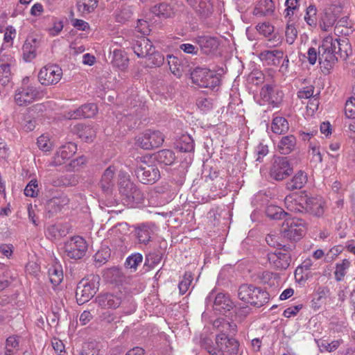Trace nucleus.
Listing matches in <instances>:
<instances>
[{
	"label": "nucleus",
	"mask_w": 355,
	"mask_h": 355,
	"mask_svg": "<svg viewBox=\"0 0 355 355\" xmlns=\"http://www.w3.org/2000/svg\"><path fill=\"white\" fill-rule=\"evenodd\" d=\"M352 53L351 44L347 39H334L326 37L318 47V61L320 67L329 71L338 58L346 60Z\"/></svg>",
	"instance_id": "obj_1"
},
{
	"label": "nucleus",
	"mask_w": 355,
	"mask_h": 355,
	"mask_svg": "<svg viewBox=\"0 0 355 355\" xmlns=\"http://www.w3.org/2000/svg\"><path fill=\"white\" fill-rule=\"evenodd\" d=\"M287 209L296 214L320 217L324 214V201L321 196L309 195L306 191L300 194L286 196Z\"/></svg>",
	"instance_id": "obj_2"
},
{
	"label": "nucleus",
	"mask_w": 355,
	"mask_h": 355,
	"mask_svg": "<svg viewBox=\"0 0 355 355\" xmlns=\"http://www.w3.org/2000/svg\"><path fill=\"white\" fill-rule=\"evenodd\" d=\"M239 298L251 306L260 308L267 304L270 294L263 288L253 284H241L238 290Z\"/></svg>",
	"instance_id": "obj_3"
},
{
	"label": "nucleus",
	"mask_w": 355,
	"mask_h": 355,
	"mask_svg": "<svg viewBox=\"0 0 355 355\" xmlns=\"http://www.w3.org/2000/svg\"><path fill=\"white\" fill-rule=\"evenodd\" d=\"M205 348L210 355H225V352L236 355L239 343L235 338H230L225 333L220 332L216 336V345L205 343Z\"/></svg>",
	"instance_id": "obj_4"
},
{
	"label": "nucleus",
	"mask_w": 355,
	"mask_h": 355,
	"mask_svg": "<svg viewBox=\"0 0 355 355\" xmlns=\"http://www.w3.org/2000/svg\"><path fill=\"white\" fill-rule=\"evenodd\" d=\"M119 190L123 203L128 207H133L144 200L143 193L129 178L120 180Z\"/></svg>",
	"instance_id": "obj_5"
},
{
	"label": "nucleus",
	"mask_w": 355,
	"mask_h": 355,
	"mask_svg": "<svg viewBox=\"0 0 355 355\" xmlns=\"http://www.w3.org/2000/svg\"><path fill=\"white\" fill-rule=\"evenodd\" d=\"M190 76L192 83L199 87L213 89L220 83V74L206 67H196Z\"/></svg>",
	"instance_id": "obj_6"
},
{
	"label": "nucleus",
	"mask_w": 355,
	"mask_h": 355,
	"mask_svg": "<svg viewBox=\"0 0 355 355\" xmlns=\"http://www.w3.org/2000/svg\"><path fill=\"white\" fill-rule=\"evenodd\" d=\"M150 24H137L135 28V34L140 33L141 37L136 40L132 46V49L138 58H146L153 50V45L150 40L144 36L150 35L151 32Z\"/></svg>",
	"instance_id": "obj_7"
},
{
	"label": "nucleus",
	"mask_w": 355,
	"mask_h": 355,
	"mask_svg": "<svg viewBox=\"0 0 355 355\" xmlns=\"http://www.w3.org/2000/svg\"><path fill=\"white\" fill-rule=\"evenodd\" d=\"M205 303L207 309L211 308L216 313L223 315L230 311L235 306L228 294L224 293H216L214 290L207 296Z\"/></svg>",
	"instance_id": "obj_8"
},
{
	"label": "nucleus",
	"mask_w": 355,
	"mask_h": 355,
	"mask_svg": "<svg viewBox=\"0 0 355 355\" xmlns=\"http://www.w3.org/2000/svg\"><path fill=\"white\" fill-rule=\"evenodd\" d=\"M98 276H92L91 279H83L77 285L76 298L78 304L89 301L98 291Z\"/></svg>",
	"instance_id": "obj_9"
},
{
	"label": "nucleus",
	"mask_w": 355,
	"mask_h": 355,
	"mask_svg": "<svg viewBox=\"0 0 355 355\" xmlns=\"http://www.w3.org/2000/svg\"><path fill=\"white\" fill-rule=\"evenodd\" d=\"M305 223L302 218H286L282 225V232L284 237L297 242L300 240L305 234Z\"/></svg>",
	"instance_id": "obj_10"
},
{
	"label": "nucleus",
	"mask_w": 355,
	"mask_h": 355,
	"mask_svg": "<svg viewBox=\"0 0 355 355\" xmlns=\"http://www.w3.org/2000/svg\"><path fill=\"white\" fill-rule=\"evenodd\" d=\"M87 247L86 241L82 236H75L64 242L63 250L67 258L78 260L85 256Z\"/></svg>",
	"instance_id": "obj_11"
},
{
	"label": "nucleus",
	"mask_w": 355,
	"mask_h": 355,
	"mask_svg": "<svg viewBox=\"0 0 355 355\" xmlns=\"http://www.w3.org/2000/svg\"><path fill=\"white\" fill-rule=\"evenodd\" d=\"M136 144L144 150L158 148L164 141V135L159 130H146L135 138Z\"/></svg>",
	"instance_id": "obj_12"
},
{
	"label": "nucleus",
	"mask_w": 355,
	"mask_h": 355,
	"mask_svg": "<svg viewBox=\"0 0 355 355\" xmlns=\"http://www.w3.org/2000/svg\"><path fill=\"white\" fill-rule=\"evenodd\" d=\"M125 295L121 291L101 293L95 297V302L102 309H116L123 307Z\"/></svg>",
	"instance_id": "obj_13"
},
{
	"label": "nucleus",
	"mask_w": 355,
	"mask_h": 355,
	"mask_svg": "<svg viewBox=\"0 0 355 355\" xmlns=\"http://www.w3.org/2000/svg\"><path fill=\"white\" fill-rule=\"evenodd\" d=\"M293 167L287 157H273L270 168V176L275 180L282 181L293 173Z\"/></svg>",
	"instance_id": "obj_14"
},
{
	"label": "nucleus",
	"mask_w": 355,
	"mask_h": 355,
	"mask_svg": "<svg viewBox=\"0 0 355 355\" xmlns=\"http://www.w3.org/2000/svg\"><path fill=\"white\" fill-rule=\"evenodd\" d=\"M138 180L144 184H153L160 178V172L155 165L148 164L146 162H141L135 169Z\"/></svg>",
	"instance_id": "obj_15"
},
{
	"label": "nucleus",
	"mask_w": 355,
	"mask_h": 355,
	"mask_svg": "<svg viewBox=\"0 0 355 355\" xmlns=\"http://www.w3.org/2000/svg\"><path fill=\"white\" fill-rule=\"evenodd\" d=\"M202 54L214 57L220 54V46L221 40L215 36L198 35L195 38Z\"/></svg>",
	"instance_id": "obj_16"
},
{
	"label": "nucleus",
	"mask_w": 355,
	"mask_h": 355,
	"mask_svg": "<svg viewBox=\"0 0 355 355\" xmlns=\"http://www.w3.org/2000/svg\"><path fill=\"white\" fill-rule=\"evenodd\" d=\"M62 76V70L58 65H46L40 69L38 80L42 85L49 86L57 84Z\"/></svg>",
	"instance_id": "obj_17"
},
{
	"label": "nucleus",
	"mask_w": 355,
	"mask_h": 355,
	"mask_svg": "<svg viewBox=\"0 0 355 355\" xmlns=\"http://www.w3.org/2000/svg\"><path fill=\"white\" fill-rule=\"evenodd\" d=\"M40 95L39 91L33 86L18 88L15 94V101L19 106H26L35 101Z\"/></svg>",
	"instance_id": "obj_18"
},
{
	"label": "nucleus",
	"mask_w": 355,
	"mask_h": 355,
	"mask_svg": "<svg viewBox=\"0 0 355 355\" xmlns=\"http://www.w3.org/2000/svg\"><path fill=\"white\" fill-rule=\"evenodd\" d=\"M267 259L270 264L277 270L287 269L291 262V254L281 251L268 253Z\"/></svg>",
	"instance_id": "obj_19"
},
{
	"label": "nucleus",
	"mask_w": 355,
	"mask_h": 355,
	"mask_svg": "<svg viewBox=\"0 0 355 355\" xmlns=\"http://www.w3.org/2000/svg\"><path fill=\"white\" fill-rule=\"evenodd\" d=\"M116 168L114 166H110L103 172L98 186L105 195H111L114 187V177Z\"/></svg>",
	"instance_id": "obj_20"
},
{
	"label": "nucleus",
	"mask_w": 355,
	"mask_h": 355,
	"mask_svg": "<svg viewBox=\"0 0 355 355\" xmlns=\"http://www.w3.org/2000/svg\"><path fill=\"white\" fill-rule=\"evenodd\" d=\"M260 95L263 101L277 105L282 101L283 94L275 86L266 84L262 87Z\"/></svg>",
	"instance_id": "obj_21"
},
{
	"label": "nucleus",
	"mask_w": 355,
	"mask_h": 355,
	"mask_svg": "<svg viewBox=\"0 0 355 355\" xmlns=\"http://www.w3.org/2000/svg\"><path fill=\"white\" fill-rule=\"evenodd\" d=\"M259 58L267 66H279L284 58V52L277 49L263 51Z\"/></svg>",
	"instance_id": "obj_22"
},
{
	"label": "nucleus",
	"mask_w": 355,
	"mask_h": 355,
	"mask_svg": "<svg viewBox=\"0 0 355 355\" xmlns=\"http://www.w3.org/2000/svg\"><path fill=\"white\" fill-rule=\"evenodd\" d=\"M175 148L177 150L181 153H189V162L192 158L191 154L194 152V141L189 135H182L174 143Z\"/></svg>",
	"instance_id": "obj_23"
},
{
	"label": "nucleus",
	"mask_w": 355,
	"mask_h": 355,
	"mask_svg": "<svg viewBox=\"0 0 355 355\" xmlns=\"http://www.w3.org/2000/svg\"><path fill=\"white\" fill-rule=\"evenodd\" d=\"M39 44L40 41L37 38H30L25 41L22 46V55L26 62H31L36 58Z\"/></svg>",
	"instance_id": "obj_24"
},
{
	"label": "nucleus",
	"mask_w": 355,
	"mask_h": 355,
	"mask_svg": "<svg viewBox=\"0 0 355 355\" xmlns=\"http://www.w3.org/2000/svg\"><path fill=\"white\" fill-rule=\"evenodd\" d=\"M77 150L76 144L72 142L62 146L57 152L54 163L55 165L62 164L65 159H70Z\"/></svg>",
	"instance_id": "obj_25"
},
{
	"label": "nucleus",
	"mask_w": 355,
	"mask_h": 355,
	"mask_svg": "<svg viewBox=\"0 0 355 355\" xmlns=\"http://www.w3.org/2000/svg\"><path fill=\"white\" fill-rule=\"evenodd\" d=\"M134 236L140 244L147 245L153 234L152 228L146 224H141L135 227Z\"/></svg>",
	"instance_id": "obj_26"
},
{
	"label": "nucleus",
	"mask_w": 355,
	"mask_h": 355,
	"mask_svg": "<svg viewBox=\"0 0 355 355\" xmlns=\"http://www.w3.org/2000/svg\"><path fill=\"white\" fill-rule=\"evenodd\" d=\"M111 53V63L112 66L121 71L125 70L129 63V59L126 56L125 52L121 49H114Z\"/></svg>",
	"instance_id": "obj_27"
},
{
	"label": "nucleus",
	"mask_w": 355,
	"mask_h": 355,
	"mask_svg": "<svg viewBox=\"0 0 355 355\" xmlns=\"http://www.w3.org/2000/svg\"><path fill=\"white\" fill-rule=\"evenodd\" d=\"M307 182V175L303 171H298L293 178L286 182V189L289 191L301 189Z\"/></svg>",
	"instance_id": "obj_28"
},
{
	"label": "nucleus",
	"mask_w": 355,
	"mask_h": 355,
	"mask_svg": "<svg viewBox=\"0 0 355 355\" xmlns=\"http://www.w3.org/2000/svg\"><path fill=\"white\" fill-rule=\"evenodd\" d=\"M297 139L293 135L283 136L278 144V150L282 155H288L293 152L296 147Z\"/></svg>",
	"instance_id": "obj_29"
},
{
	"label": "nucleus",
	"mask_w": 355,
	"mask_h": 355,
	"mask_svg": "<svg viewBox=\"0 0 355 355\" xmlns=\"http://www.w3.org/2000/svg\"><path fill=\"white\" fill-rule=\"evenodd\" d=\"M155 159L161 164L171 166L175 162L176 156L173 150L163 149L155 154Z\"/></svg>",
	"instance_id": "obj_30"
},
{
	"label": "nucleus",
	"mask_w": 355,
	"mask_h": 355,
	"mask_svg": "<svg viewBox=\"0 0 355 355\" xmlns=\"http://www.w3.org/2000/svg\"><path fill=\"white\" fill-rule=\"evenodd\" d=\"M151 12L164 19L172 17L175 13L171 6L166 3H162L155 6L152 8Z\"/></svg>",
	"instance_id": "obj_31"
},
{
	"label": "nucleus",
	"mask_w": 355,
	"mask_h": 355,
	"mask_svg": "<svg viewBox=\"0 0 355 355\" xmlns=\"http://www.w3.org/2000/svg\"><path fill=\"white\" fill-rule=\"evenodd\" d=\"M19 336L12 335L6 340L4 355H15L19 349Z\"/></svg>",
	"instance_id": "obj_32"
},
{
	"label": "nucleus",
	"mask_w": 355,
	"mask_h": 355,
	"mask_svg": "<svg viewBox=\"0 0 355 355\" xmlns=\"http://www.w3.org/2000/svg\"><path fill=\"white\" fill-rule=\"evenodd\" d=\"M49 280L54 286H58L63 279V271L62 266L60 264L52 265L48 270Z\"/></svg>",
	"instance_id": "obj_33"
},
{
	"label": "nucleus",
	"mask_w": 355,
	"mask_h": 355,
	"mask_svg": "<svg viewBox=\"0 0 355 355\" xmlns=\"http://www.w3.org/2000/svg\"><path fill=\"white\" fill-rule=\"evenodd\" d=\"M271 129L275 134H284L289 129L288 123L285 118L282 116H276L272 119Z\"/></svg>",
	"instance_id": "obj_34"
},
{
	"label": "nucleus",
	"mask_w": 355,
	"mask_h": 355,
	"mask_svg": "<svg viewBox=\"0 0 355 355\" xmlns=\"http://www.w3.org/2000/svg\"><path fill=\"white\" fill-rule=\"evenodd\" d=\"M150 53L146 57V64L148 67H160L164 62V57L163 54L155 50L153 46V50L149 52Z\"/></svg>",
	"instance_id": "obj_35"
},
{
	"label": "nucleus",
	"mask_w": 355,
	"mask_h": 355,
	"mask_svg": "<svg viewBox=\"0 0 355 355\" xmlns=\"http://www.w3.org/2000/svg\"><path fill=\"white\" fill-rule=\"evenodd\" d=\"M75 128L78 137L86 142L92 141L95 136V131L89 125L78 124Z\"/></svg>",
	"instance_id": "obj_36"
},
{
	"label": "nucleus",
	"mask_w": 355,
	"mask_h": 355,
	"mask_svg": "<svg viewBox=\"0 0 355 355\" xmlns=\"http://www.w3.org/2000/svg\"><path fill=\"white\" fill-rule=\"evenodd\" d=\"M315 341L321 352H334L339 347L342 343V340H333L331 343H329L327 340L324 339H315Z\"/></svg>",
	"instance_id": "obj_37"
},
{
	"label": "nucleus",
	"mask_w": 355,
	"mask_h": 355,
	"mask_svg": "<svg viewBox=\"0 0 355 355\" xmlns=\"http://www.w3.org/2000/svg\"><path fill=\"white\" fill-rule=\"evenodd\" d=\"M329 293V290L327 287L319 288L311 300V307L314 310H318L324 302V300Z\"/></svg>",
	"instance_id": "obj_38"
},
{
	"label": "nucleus",
	"mask_w": 355,
	"mask_h": 355,
	"mask_svg": "<svg viewBox=\"0 0 355 355\" xmlns=\"http://www.w3.org/2000/svg\"><path fill=\"white\" fill-rule=\"evenodd\" d=\"M255 28L257 32L260 35L266 37H270V41L275 40L277 37L272 24H257Z\"/></svg>",
	"instance_id": "obj_39"
},
{
	"label": "nucleus",
	"mask_w": 355,
	"mask_h": 355,
	"mask_svg": "<svg viewBox=\"0 0 355 355\" xmlns=\"http://www.w3.org/2000/svg\"><path fill=\"white\" fill-rule=\"evenodd\" d=\"M98 0H78L77 8L83 15L89 14L97 6Z\"/></svg>",
	"instance_id": "obj_40"
},
{
	"label": "nucleus",
	"mask_w": 355,
	"mask_h": 355,
	"mask_svg": "<svg viewBox=\"0 0 355 355\" xmlns=\"http://www.w3.org/2000/svg\"><path fill=\"white\" fill-rule=\"evenodd\" d=\"M168 63L171 73L177 78H180L182 75V66L179 59L172 55H168Z\"/></svg>",
	"instance_id": "obj_41"
},
{
	"label": "nucleus",
	"mask_w": 355,
	"mask_h": 355,
	"mask_svg": "<svg viewBox=\"0 0 355 355\" xmlns=\"http://www.w3.org/2000/svg\"><path fill=\"white\" fill-rule=\"evenodd\" d=\"M45 234L49 239H55L59 237H62L66 235L65 230L60 224L51 225L47 227Z\"/></svg>",
	"instance_id": "obj_42"
},
{
	"label": "nucleus",
	"mask_w": 355,
	"mask_h": 355,
	"mask_svg": "<svg viewBox=\"0 0 355 355\" xmlns=\"http://www.w3.org/2000/svg\"><path fill=\"white\" fill-rule=\"evenodd\" d=\"M266 214L268 218L272 220H281L288 215L282 208L274 205L267 207Z\"/></svg>",
	"instance_id": "obj_43"
},
{
	"label": "nucleus",
	"mask_w": 355,
	"mask_h": 355,
	"mask_svg": "<svg viewBox=\"0 0 355 355\" xmlns=\"http://www.w3.org/2000/svg\"><path fill=\"white\" fill-rule=\"evenodd\" d=\"M143 256L139 252H136L128 256L125 261V266L127 268L137 270V266L142 262Z\"/></svg>",
	"instance_id": "obj_44"
},
{
	"label": "nucleus",
	"mask_w": 355,
	"mask_h": 355,
	"mask_svg": "<svg viewBox=\"0 0 355 355\" xmlns=\"http://www.w3.org/2000/svg\"><path fill=\"white\" fill-rule=\"evenodd\" d=\"M78 182V177L77 175L73 174H67L58 179V182H55V185L58 187H72L76 185Z\"/></svg>",
	"instance_id": "obj_45"
},
{
	"label": "nucleus",
	"mask_w": 355,
	"mask_h": 355,
	"mask_svg": "<svg viewBox=\"0 0 355 355\" xmlns=\"http://www.w3.org/2000/svg\"><path fill=\"white\" fill-rule=\"evenodd\" d=\"M279 276L277 273H273L269 271H264L260 276L261 281L264 284H268L269 286H276L278 284Z\"/></svg>",
	"instance_id": "obj_46"
},
{
	"label": "nucleus",
	"mask_w": 355,
	"mask_h": 355,
	"mask_svg": "<svg viewBox=\"0 0 355 355\" xmlns=\"http://www.w3.org/2000/svg\"><path fill=\"white\" fill-rule=\"evenodd\" d=\"M162 250H156L154 252L149 253L146 255L145 259V266H149L153 267L158 264L163 258Z\"/></svg>",
	"instance_id": "obj_47"
},
{
	"label": "nucleus",
	"mask_w": 355,
	"mask_h": 355,
	"mask_svg": "<svg viewBox=\"0 0 355 355\" xmlns=\"http://www.w3.org/2000/svg\"><path fill=\"white\" fill-rule=\"evenodd\" d=\"M350 262L347 259H343L342 263H336V270L334 272L335 279L338 282L343 279L346 270L349 267Z\"/></svg>",
	"instance_id": "obj_48"
},
{
	"label": "nucleus",
	"mask_w": 355,
	"mask_h": 355,
	"mask_svg": "<svg viewBox=\"0 0 355 355\" xmlns=\"http://www.w3.org/2000/svg\"><path fill=\"white\" fill-rule=\"evenodd\" d=\"M193 279V274L191 272H185L182 279L178 284L180 293L181 295H184L189 290Z\"/></svg>",
	"instance_id": "obj_49"
},
{
	"label": "nucleus",
	"mask_w": 355,
	"mask_h": 355,
	"mask_svg": "<svg viewBox=\"0 0 355 355\" xmlns=\"http://www.w3.org/2000/svg\"><path fill=\"white\" fill-rule=\"evenodd\" d=\"M196 105L200 110L206 112L213 108V99L211 98L200 96L197 98Z\"/></svg>",
	"instance_id": "obj_50"
},
{
	"label": "nucleus",
	"mask_w": 355,
	"mask_h": 355,
	"mask_svg": "<svg viewBox=\"0 0 355 355\" xmlns=\"http://www.w3.org/2000/svg\"><path fill=\"white\" fill-rule=\"evenodd\" d=\"M39 189L37 180L36 179L31 180L24 189V194L26 196L34 198L38 194Z\"/></svg>",
	"instance_id": "obj_51"
},
{
	"label": "nucleus",
	"mask_w": 355,
	"mask_h": 355,
	"mask_svg": "<svg viewBox=\"0 0 355 355\" xmlns=\"http://www.w3.org/2000/svg\"><path fill=\"white\" fill-rule=\"evenodd\" d=\"M285 35L286 42L288 44H293L297 36V31L294 24H286Z\"/></svg>",
	"instance_id": "obj_52"
},
{
	"label": "nucleus",
	"mask_w": 355,
	"mask_h": 355,
	"mask_svg": "<svg viewBox=\"0 0 355 355\" xmlns=\"http://www.w3.org/2000/svg\"><path fill=\"white\" fill-rule=\"evenodd\" d=\"M345 113L347 118L355 119V98H349L345 103Z\"/></svg>",
	"instance_id": "obj_53"
},
{
	"label": "nucleus",
	"mask_w": 355,
	"mask_h": 355,
	"mask_svg": "<svg viewBox=\"0 0 355 355\" xmlns=\"http://www.w3.org/2000/svg\"><path fill=\"white\" fill-rule=\"evenodd\" d=\"M37 144L38 148L44 152L50 151L52 148L50 139L44 135H41L37 138Z\"/></svg>",
	"instance_id": "obj_54"
},
{
	"label": "nucleus",
	"mask_w": 355,
	"mask_h": 355,
	"mask_svg": "<svg viewBox=\"0 0 355 355\" xmlns=\"http://www.w3.org/2000/svg\"><path fill=\"white\" fill-rule=\"evenodd\" d=\"M212 6L211 3L207 0H200V4L198 3L196 11L202 15H207L211 13Z\"/></svg>",
	"instance_id": "obj_55"
},
{
	"label": "nucleus",
	"mask_w": 355,
	"mask_h": 355,
	"mask_svg": "<svg viewBox=\"0 0 355 355\" xmlns=\"http://www.w3.org/2000/svg\"><path fill=\"white\" fill-rule=\"evenodd\" d=\"M84 113V118H92L94 116L98 111L97 106L94 103H87L82 105Z\"/></svg>",
	"instance_id": "obj_56"
},
{
	"label": "nucleus",
	"mask_w": 355,
	"mask_h": 355,
	"mask_svg": "<svg viewBox=\"0 0 355 355\" xmlns=\"http://www.w3.org/2000/svg\"><path fill=\"white\" fill-rule=\"evenodd\" d=\"M256 152L258 155L256 160L259 162H261L262 158L268 153V146L260 143L256 148Z\"/></svg>",
	"instance_id": "obj_57"
},
{
	"label": "nucleus",
	"mask_w": 355,
	"mask_h": 355,
	"mask_svg": "<svg viewBox=\"0 0 355 355\" xmlns=\"http://www.w3.org/2000/svg\"><path fill=\"white\" fill-rule=\"evenodd\" d=\"M280 237L275 234H268L266 237V241L268 245L276 248L277 249L281 246V242L279 241Z\"/></svg>",
	"instance_id": "obj_58"
},
{
	"label": "nucleus",
	"mask_w": 355,
	"mask_h": 355,
	"mask_svg": "<svg viewBox=\"0 0 355 355\" xmlns=\"http://www.w3.org/2000/svg\"><path fill=\"white\" fill-rule=\"evenodd\" d=\"M49 25L46 29L51 36L58 35L64 28L63 24H49Z\"/></svg>",
	"instance_id": "obj_59"
},
{
	"label": "nucleus",
	"mask_w": 355,
	"mask_h": 355,
	"mask_svg": "<svg viewBox=\"0 0 355 355\" xmlns=\"http://www.w3.org/2000/svg\"><path fill=\"white\" fill-rule=\"evenodd\" d=\"M314 87L313 86L306 87L303 88V89L300 90L297 92V97L299 98H309L313 96Z\"/></svg>",
	"instance_id": "obj_60"
},
{
	"label": "nucleus",
	"mask_w": 355,
	"mask_h": 355,
	"mask_svg": "<svg viewBox=\"0 0 355 355\" xmlns=\"http://www.w3.org/2000/svg\"><path fill=\"white\" fill-rule=\"evenodd\" d=\"M87 159L85 156H80L76 159H72L69 163V166L72 170L76 171L86 163Z\"/></svg>",
	"instance_id": "obj_61"
},
{
	"label": "nucleus",
	"mask_w": 355,
	"mask_h": 355,
	"mask_svg": "<svg viewBox=\"0 0 355 355\" xmlns=\"http://www.w3.org/2000/svg\"><path fill=\"white\" fill-rule=\"evenodd\" d=\"M302 304H298L294 306H291L284 311L283 315L286 318H291L295 316L302 309Z\"/></svg>",
	"instance_id": "obj_62"
},
{
	"label": "nucleus",
	"mask_w": 355,
	"mask_h": 355,
	"mask_svg": "<svg viewBox=\"0 0 355 355\" xmlns=\"http://www.w3.org/2000/svg\"><path fill=\"white\" fill-rule=\"evenodd\" d=\"M317 14V9L314 5H310L307 7L304 19L306 21H314Z\"/></svg>",
	"instance_id": "obj_63"
},
{
	"label": "nucleus",
	"mask_w": 355,
	"mask_h": 355,
	"mask_svg": "<svg viewBox=\"0 0 355 355\" xmlns=\"http://www.w3.org/2000/svg\"><path fill=\"white\" fill-rule=\"evenodd\" d=\"M6 30V31L4 34L3 40L5 42L8 43L12 41L13 38L15 37L16 31L12 26H8Z\"/></svg>",
	"instance_id": "obj_64"
}]
</instances>
